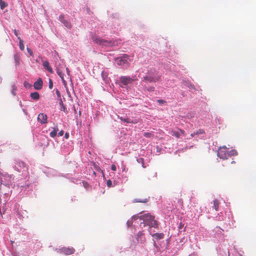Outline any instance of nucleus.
Segmentation results:
<instances>
[{"label": "nucleus", "instance_id": "1", "mask_svg": "<svg viewBox=\"0 0 256 256\" xmlns=\"http://www.w3.org/2000/svg\"><path fill=\"white\" fill-rule=\"evenodd\" d=\"M138 218L144 221V226H145L146 224L149 226V230H150L152 227H158V222L154 220V217L150 214H146L141 216H134L132 217V219L136 220Z\"/></svg>", "mask_w": 256, "mask_h": 256}, {"label": "nucleus", "instance_id": "2", "mask_svg": "<svg viewBox=\"0 0 256 256\" xmlns=\"http://www.w3.org/2000/svg\"><path fill=\"white\" fill-rule=\"evenodd\" d=\"M92 40L94 43L102 46H111L114 44V42L108 41L106 40L102 39L100 37L96 35L92 36Z\"/></svg>", "mask_w": 256, "mask_h": 256}, {"label": "nucleus", "instance_id": "3", "mask_svg": "<svg viewBox=\"0 0 256 256\" xmlns=\"http://www.w3.org/2000/svg\"><path fill=\"white\" fill-rule=\"evenodd\" d=\"M16 170L19 172H22L23 175H26L28 173V168L26 164L21 161L18 160L15 164Z\"/></svg>", "mask_w": 256, "mask_h": 256}, {"label": "nucleus", "instance_id": "4", "mask_svg": "<svg viewBox=\"0 0 256 256\" xmlns=\"http://www.w3.org/2000/svg\"><path fill=\"white\" fill-rule=\"evenodd\" d=\"M218 156L222 160H226L228 158V150L226 146H223L219 148Z\"/></svg>", "mask_w": 256, "mask_h": 256}, {"label": "nucleus", "instance_id": "5", "mask_svg": "<svg viewBox=\"0 0 256 256\" xmlns=\"http://www.w3.org/2000/svg\"><path fill=\"white\" fill-rule=\"evenodd\" d=\"M136 80L137 78L136 76H134L132 78L123 76L120 78V82L124 86L131 84L132 82Z\"/></svg>", "mask_w": 256, "mask_h": 256}, {"label": "nucleus", "instance_id": "6", "mask_svg": "<svg viewBox=\"0 0 256 256\" xmlns=\"http://www.w3.org/2000/svg\"><path fill=\"white\" fill-rule=\"evenodd\" d=\"M75 252V250L73 248H69V247H63L61 248L58 250V252L64 254L66 255H70L73 254Z\"/></svg>", "mask_w": 256, "mask_h": 256}, {"label": "nucleus", "instance_id": "7", "mask_svg": "<svg viewBox=\"0 0 256 256\" xmlns=\"http://www.w3.org/2000/svg\"><path fill=\"white\" fill-rule=\"evenodd\" d=\"M128 56L126 54H124L120 58H118L116 59V62L118 65H124L128 63Z\"/></svg>", "mask_w": 256, "mask_h": 256}, {"label": "nucleus", "instance_id": "8", "mask_svg": "<svg viewBox=\"0 0 256 256\" xmlns=\"http://www.w3.org/2000/svg\"><path fill=\"white\" fill-rule=\"evenodd\" d=\"M37 119L41 124H45L48 122V116L44 113H40L38 115Z\"/></svg>", "mask_w": 256, "mask_h": 256}, {"label": "nucleus", "instance_id": "9", "mask_svg": "<svg viewBox=\"0 0 256 256\" xmlns=\"http://www.w3.org/2000/svg\"><path fill=\"white\" fill-rule=\"evenodd\" d=\"M59 20L64 24L68 28H70L72 25L67 20L64 19V16L63 14L60 15L59 16Z\"/></svg>", "mask_w": 256, "mask_h": 256}, {"label": "nucleus", "instance_id": "10", "mask_svg": "<svg viewBox=\"0 0 256 256\" xmlns=\"http://www.w3.org/2000/svg\"><path fill=\"white\" fill-rule=\"evenodd\" d=\"M118 118L124 122L126 123L137 124L138 122V120L137 119L132 120L130 118H123L122 116H118Z\"/></svg>", "mask_w": 256, "mask_h": 256}, {"label": "nucleus", "instance_id": "11", "mask_svg": "<svg viewBox=\"0 0 256 256\" xmlns=\"http://www.w3.org/2000/svg\"><path fill=\"white\" fill-rule=\"evenodd\" d=\"M160 76H146L144 77V80L148 81L150 82H156L159 80Z\"/></svg>", "mask_w": 256, "mask_h": 256}, {"label": "nucleus", "instance_id": "12", "mask_svg": "<svg viewBox=\"0 0 256 256\" xmlns=\"http://www.w3.org/2000/svg\"><path fill=\"white\" fill-rule=\"evenodd\" d=\"M43 85V82L42 80L40 78H39L37 80L34 82V88L36 90H40L42 89Z\"/></svg>", "mask_w": 256, "mask_h": 256}, {"label": "nucleus", "instance_id": "13", "mask_svg": "<svg viewBox=\"0 0 256 256\" xmlns=\"http://www.w3.org/2000/svg\"><path fill=\"white\" fill-rule=\"evenodd\" d=\"M175 207L178 210L184 209V202L182 198L178 199L177 204H176Z\"/></svg>", "mask_w": 256, "mask_h": 256}, {"label": "nucleus", "instance_id": "14", "mask_svg": "<svg viewBox=\"0 0 256 256\" xmlns=\"http://www.w3.org/2000/svg\"><path fill=\"white\" fill-rule=\"evenodd\" d=\"M44 67L46 68L50 73L52 74L53 70L51 66H50V64L48 61H44L42 63Z\"/></svg>", "mask_w": 256, "mask_h": 256}, {"label": "nucleus", "instance_id": "15", "mask_svg": "<svg viewBox=\"0 0 256 256\" xmlns=\"http://www.w3.org/2000/svg\"><path fill=\"white\" fill-rule=\"evenodd\" d=\"M15 66H18L20 65V56L18 54H15L14 56Z\"/></svg>", "mask_w": 256, "mask_h": 256}, {"label": "nucleus", "instance_id": "16", "mask_svg": "<svg viewBox=\"0 0 256 256\" xmlns=\"http://www.w3.org/2000/svg\"><path fill=\"white\" fill-rule=\"evenodd\" d=\"M144 234L142 232H139L137 234V240L138 241L140 240L142 243H143L146 241L144 238H142V236H144Z\"/></svg>", "mask_w": 256, "mask_h": 256}, {"label": "nucleus", "instance_id": "17", "mask_svg": "<svg viewBox=\"0 0 256 256\" xmlns=\"http://www.w3.org/2000/svg\"><path fill=\"white\" fill-rule=\"evenodd\" d=\"M30 96L34 100H38L40 98V94L38 92H34L30 94Z\"/></svg>", "mask_w": 256, "mask_h": 256}, {"label": "nucleus", "instance_id": "18", "mask_svg": "<svg viewBox=\"0 0 256 256\" xmlns=\"http://www.w3.org/2000/svg\"><path fill=\"white\" fill-rule=\"evenodd\" d=\"M59 104H60V106H61L60 110H62L64 111L65 113H68V111L66 110V108L64 106L63 102H62V99L61 98H60V99L59 100Z\"/></svg>", "mask_w": 256, "mask_h": 256}, {"label": "nucleus", "instance_id": "19", "mask_svg": "<svg viewBox=\"0 0 256 256\" xmlns=\"http://www.w3.org/2000/svg\"><path fill=\"white\" fill-rule=\"evenodd\" d=\"M149 232H150V230H149ZM150 233L152 236H154L158 239L163 238L164 236V234L162 233H156L154 234H152L150 232Z\"/></svg>", "mask_w": 256, "mask_h": 256}, {"label": "nucleus", "instance_id": "20", "mask_svg": "<svg viewBox=\"0 0 256 256\" xmlns=\"http://www.w3.org/2000/svg\"><path fill=\"white\" fill-rule=\"evenodd\" d=\"M149 200L148 198H145L144 199H138L135 198L134 200V202H142V203H146L148 202Z\"/></svg>", "mask_w": 256, "mask_h": 256}, {"label": "nucleus", "instance_id": "21", "mask_svg": "<svg viewBox=\"0 0 256 256\" xmlns=\"http://www.w3.org/2000/svg\"><path fill=\"white\" fill-rule=\"evenodd\" d=\"M58 131V128H53L52 131L50 132V136L52 138H54L56 136Z\"/></svg>", "mask_w": 256, "mask_h": 256}, {"label": "nucleus", "instance_id": "22", "mask_svg": "<svg viewBox=\"0 0 256 256\" xmlns=\"http://www.w3.org/2000/svg\"><path fill=\"white\" fill-rule=\"evenodd\" d=\"M219 202L217 200H214V208L216 211H218L219 208Z\"/></svg>", "mask_w": 256, "mask_h": 256}, {"label": "nucleus", "instance_id": "23", "mask_svg": "<svg viewBox=\"0 0 256 256\" xmlns=\"http://www.w3.org/2000/svg\"><path fill=\"white\" fill-rule=\"evenodd\" d=\"M18 40H19V46L20 48L22 50H24V46L23 44L22 40L20 38V37H18Z\"/></svg>", "mask_w": 256, "mask_h": 256}, {"label": "nucleus", "instance_id": "24", "mask_svg": "<svg viewBox=\"0 0 256 256\" xmlns=\"http://www.w3.org/2000/svg\"><path fill=\"white\" fill-rule=\"evenodd\" d=\"M228 157L232 156H236L238 154V152L236 150H232L230 151H228Z\"/></svg>", "mask_w": 256, "mask_h": 256}, {"label": "nucleus", "instance_id": "25", "mask_svg": "<svg viewBox=\"0 0 256 256\" xmlns=\"http://www.w3.org/2000/svg\"><path fill=\"white\" fill-rule=\"evenodd\" d=\"M171 134L172 136H176V138H179L180 136V132L178 131L172 130Z\"/></svg>", "mask_w": 256, "mask_h": 256}, {"label": "nucleus", "instance_id": "26", "mask_svg": "<svg viewBox=\"0 0 256 256\" xmlns=\"http://www.w3.org/2000/svg\"><path fill=\"white\" fill-rule=\"evenodd\" d=\"M8 6V4L2 0H0V7L2 10H4L6 7Z\"/></svg>", "mask_w": 256, "mask_h": 256}, {"label": "nucleus", "instance_id": "27", "mask_svg": "<svg viewBox=\"0 0 256 256\" xmlns=\"http://www.w3.org/2000/svg\"><path fill=\"white\" fill-rule=\"evenodd\" d=\"M11 88H12V94L14 96H16V91L17 90L16 86L14 84H12V86Z\"/></svg>", "mask_w": 256, "mask_h": 256}, {"label": "nucleus", "instance_id": "28", "mask_svg": "<svg viewBox=\"0 0 256 256\" xmlns=\"http://www.w3.org/2000/svg\"><path fill=\"white\" fill-rule=\"evenodd\" d=\"M58 74L60 76V78H62V80L64 82L63 74L62 71L60 70H57Z\"/></svg>", "mask_w": 256, "mask_h": 256}, {"label": "nucleus", "instance_id": "29", "mask_svg": "<svg viewBox=\"0 0 256 256\" xmlns=\"http://www.w3.org/2000/svg\"><path fill=\"white\" fill-rule=\"evenodd\" d=\"M144 136L146 138H151L154 134L152 132H144Z\"/></svg>", "mask_w": 256, "mask_h": 256}, {"label": "nucleus", "instance_id": "30", "mask_svg": "<svg viewBox=\"0 0 256 256\" xmlns=\"http://www.w3.org/2000/svg\"><path fill=\"white\" fill-rule=\"evenodd\" d=\"M48 87L50 89H52L53 86V82L51 79H49Z\"/></svg>", "mask_w": 256, "mask_h": 256}, {"label": "nucleus", "instance_id": "31", "mask_svg": "<svg viewBox=\"0 0 256 256\" xmlns=\"http://www.w3.org/2000/svg\"><path fill=\"white\" fill-rule=\"evenodd\" d=\"M204 133V131L203 130L200 129V130H199L198 131H197L196 132V134L198 135V134H202Z\"/></svg>", "mask_w": 256, "mask_h": 256}, {"label": "nucleus", "instance_id": "32", "mask_svg": "<svg viewBox=\"0 0 256 256\" xmlns=\"http://www.w3.org/2000/svg\"><path fill=\"white\" fill-rule=\"evenodd\" d=\"M146 90L149 92H154V86H150L146 88Z\"/></svg>", "mask_w": 256, "mask_h": 256}, {"label": "nucleus", "instance_id": "33", "mask_svg": "<svg viewBox=\"0 0 256 256\" xmlns=\"http://www.w3.org/2000/svg\"><path fill=\"white\" fill-rule=\"evenodd\" d=\"M56 94L58 98L60 100V98H60V92H59V90H56Z\"/></svg>", "mask_w": 256, "mask_h": 256}, {"label": "nucleus", "instance_id": "34", "mask_svg": "<svg viewBox=\"0 0 256 256\" xmlns=\"http://www.w3.org/2000/svg\"><path fill=\"white\" fill-rule=\"evenodd\" d=\"M106 184L108 187L110 188L112 186V182L110 180H108L106 182Z\"/></svg>", "mask_w": 256, "mask_h": 256}, {"label": "nucleus", "instance_id": "35", "mask_svg": "<svg viewBox=\"0 0 256 256\" xmlns=\"http://www.w3.org/2000/svg\"><path fill=\"white\" fill-rule=\"evenodd\" d=\"M27 50L28 52L32 56H33V52L32 50H30V48H27Z\"/></svg>", "mask_w": 256, "mask_h": 256}, {"label": "nucleus", "instance_id": "36", "mask_svg": "<svg viewBox=\"0 0 256 256\" xmlns=\"http://www.w3.org/2000/svg\"><path fill=\"white\" fill-rule=\"evenodd\" d=\"M111 169L113 171H116V168L114 164H112L111 166Z\"/></svg>", "mask_w": 256, "mask_h": 256}, {"label": "nucleus", "instance_id": "37", "mask_svg": "<svg viewBox=\"0 0 256 256\" xmlns=\"http://www.w3.org/2000/svg\"><path fill=\"white\" fill-rule=\"evenodd\" d=\"M158 102L160 104H164V103L166 102L163 100H158Z\"/></svg>", "mask_w": 256, "mask_h": 256}, {"label": "nucleus", "instance_id": "38", "mask_svg": "<svg viewBox=\"0 0 256 256\" xmlns=\"http://www.w3.org/2000/svg\"><path fill=\"white\" fill-rule=\"evenodd\" d=\"M58 134L59 136H62L63 134H64V131L63 130H60L58 132Z\"/></svg>", "mask_w": 256, "mask_h": 256}, {"label": "nucleus", "instance_id": "39", "mask_svg": "<svg viewBox=\"0 0 256 256\" xmlns=\"http://www.w3.org/2000/svg\"><path fill=\"white\" fill-rule=\"evenodd\" d=\"M14 34H15L16 36H18V30H14Z\"/></svg>", "mask_w": 256, "mask_h": 256}, {"label": "nucleus", "instance_id": "40", "mask_svg": "<svg viewBox=\"0 0 256 256\" xmlns=\"http://www.w3.org/2000/svg\"><path fill=\"white\" fill-rule=\"evenodd\" d=\"M140 160L142 161V166H143L144 168L145 166H144V159L142 158H140Z\"/></svg>", "mask_w": 256, "mask_h": 256}, {"label": "nucleus", "instance_id": "41", "mask_svg": "<svg viewBox=\"0 0 256 256\" xmlns=\"http://www.w3.org/2000/svg\"><path fill=\"white\" fill-rule=\"evenodd\" d=\"M65 138H68V133H66V134H65Z\"/></svg>", "mask_w": 256, "mask_h": 256}, {"label": "nucleus", "instance_id": "42", "mask_svg": "<svg viewBox=\"0 0 256 256\" xmlns=\"http://www.w3.org/2000/svg\"><path fill=\"white\" fill-rule=\"evenodd\" d=\"M196 134V132L192 133L191 134L190 136L191 137H194Z\"/></svg>", "mask_w": 256, "mask_h": 256}, {"label": "nucleus", "instance_id": "43", "mask_svg": "<svg viewBox=\"0 0 256 256\" xmlns=\"http://www.w3.org/2000/svg\"><path fill=\"white\" fill-rule=\"evenodd\" d=\"M66 70L68 74H69L70 70L68 68H66Z\"/></svg>", "mask_w": 256, "mask_h": 256}, {"label": "nucleus", "instance_id": "44", "mask_svg": "<svg viewBox=\"0 0 256 256\" xmlns=\"http://www.w3.org/2000/svg\"><path fill=\"white\" fill-rule=\"evenodd\" d=\"M180 132L182 134H184V130H180Z\"/></svg>", "mask_w": 256, "mask_h": 256}, {"label": "nucleus", "instance_id": "45", "mask_svg": "<svg viewBox=\"0 0 256 256\" xmlns=\"http://www.w3.org/2000/svg\"><path fill=\"white\" fill-rule=\"evenodd\" d=\"M231 163H232V164H234V163H235V162L233 160V161H232V162H231Z\"/></svg>", "mask_w": 256, "mask_h": 256}, {"label": "nucleus", "instance_id": "46", "mask_svg": "<svg viewBox=\"0 0 256 256\" xmlns=\"http://www.w3.org/2000/svg\"><path fill=\"white\" fill-rule=\"evenodd\" d=\"M128 226H130V222H129V221H128Z\"/></svg>", "mask_w": 256, "mask_h": 256}]
</instances>
